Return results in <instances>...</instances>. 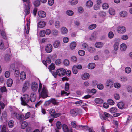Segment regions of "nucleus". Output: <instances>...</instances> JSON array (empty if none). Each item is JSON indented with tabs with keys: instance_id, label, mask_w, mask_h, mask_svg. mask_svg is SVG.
<instances>
[{
	"instance_id": "1",
	"label": "nucleus",
	"mask_w": 132,
	"mask_h": 132,
	"mask_svg": "<svg viewBox=\"0 0 132 132\" xmlns=\"http://www.w3.org/2000/svg\"><path fill=\"white\" fill-rule=\"evenodd\" d=\"M38 92L40 93V96L43 98H45L48 96V91L46 88L44 86L42 87L41 83L40 82L38 90Z\"/></svg>"
},
{
	"instance_id": "2",
	"label": "nucleus",
	"mask_w": 132,
	"mask_h": 132,
	"mask_svg": "<svg viewBox=\"0 0 132 132\" xmlns=\"http://www.w3.org/2000/svg\"><path fill=\"white\" fill-rule=\"evenodd\" d=\"M21 104L23 105H27V103L30 101L29 96L27 94H25L23 95V97H21Z\"/></svg>"
},
{
	"instance_id": "3",
	"label": "nucleus",
	"mask_w": 132,
	"mask_h": 132,
	"mask_svg": "<svg viewBox=\"0 0 132 132\" xmlns=\"http://www.w3.org/2000/svg\"><path fill=\"white\" fill-rule=\"evenodd\" d=\"M82 113V111L80 109L75 108L71 109L70 111V114L73 117H75Z\"/></svg>"
},
{
	"instance_id": "4",
	"label": "nucleus",
	"mask_w": 132,
	"mask_h": 132,
	"mask_svg": "<svg viewBox=\"0 0 132 132\" xmlns=\"http://www.w3.org/2000/svg\"><path fill=\"white\" fill-rule=\"evenodd\" d=\"M23 1L24 2H26L28 4L27 6L24 9L25 14L26 15H28L30 13V6L31 3L30 2L29 0H23Z\"/></svg>"
},
{
	"instance_id": "5",
	"label": "nucleus",
	"mask_w": 132,
	"mask_h": 132,
	"mask_svg": "<svg viewBox=\"0 0 132 132\" xmlns=\"http://www.w3.org/2000/svg\"><path fill=\"white\" fill-rule=\"evenodd\" d=\"M57 73L59 76H62L66 74V70L63 68L59 69L57 70Z\"/></svg>"
},
{
	"instance_id": "6",
	"label": "nucleus",
	"mask_w": 132,
	"mask_h": 132,
	"mask_svg": "<svg viewBox=\"0 0 132 132\" xmlns=\"http://www.w3.org/2000/svg\"><path fill=\"white\" fill-rule=\"evenodd\" d=\"M117 29L118 32L120 33H123L126 31V29L125 27L122 26H120L118 27Z\"/></svg>"
},
{
	"instance_id": "7",
	"label": "nucleus",
	"mask_w": 132,
	"mask_h": 132,
	"mask_svg": "<svg viewBox=\"0 0 132 132\" xmlns=\"http://www.w3.org/2000/svg\"><path fill=\"white\" fill-rule=\"evenodd\" d=\"M100 117L101 119L103 120H106L107 117H110L111 118H112L113 117V116H112L106 112L104 113V115L100 116Z\"/></svg>"
},
{
	"instance_id": "8",
	"label": "nucleus",
	"mask_w": 132,
	"mask_h": 132,
	"mask_svg": "<svg viewBox=\"0 0 132 132\" xmlns=\"http://www.w3.org/2000/svg\"><path fill=\"white\" fill-rule=\"evenodd\" d=\"M52 50V46L51 45L48 44H47L45 47V50L48 53L51 52Z\"/></svg>"
},
{
	"instance_id": "9",
	"label": "nucleus",
	"mask_w": 132,
	"mask_h": 132,
	"mask_svg": "<svg viewBox=\"0 0 132 132\" xmlns=\"http://www.w3.org/2000/svg\"><path fill=\"white\" fill-rule=\"evenodd\" d=\"M38 85L37 82H34L32 83L31 88L34 91H36L38 88Z\"/></svg>"
},
{
	"instance_id": "10",
	"label": "nucleus",
	"mask_w": 132,
	"mask_h": 132,
	"mask_svg": "<svg viewBox=\"0 0 132 132\" xmlns=\"http://www.w3.org/2000/svg\"><path fill=\"white\" fill-rule=\"evenodd\" d=\"M29 82L28 81H26L24 84L22 88V91L23 92H25L28 88Z\"/></svg>"
},
{
	"instance_id": "11",
	"label": "nucleus",
	"mask_w": 132,
	"mask_h": 132,
	"mask_svg": "<svg viewBox=\"0 0 132 132\" xmlns=\"http://www.w3.org/2000/svg\"><path fill=\"white\" fill-rule=\"evenodd\" d=\"M62 129L64 132H72L71 129H69L67 125L63 124L62 125Z\"/></svg>"
},
{
	"instance_id": "12",
	"label": "nucleus",
	"mask_w": 132,
	"mask_h": 132,
	"mask_svg": "<svg viewBox=\"0 0 132 132\" xmlns=\"http://www.w3.org/2000/svg\"><path fill=\"white\" fill-rule=\"evenodd\" d=\"M30 101L32 102H34L36 100V94L35 93H32L30 96Z\"/></svg>"
},
{
	"instance_id": "13",
	"label": "nucleus",
	"mask_w": 132,
	"mask_h": 132,
	"mask_svg": "<svg viewBox=\"0 0 132 132\" xmlns=\"http://www.w3.org/2000/svg\"><path fill=\"white\" fill-rule=\"evenodd\" d=\"M89 128H90L87 125H79V129L83 130L84 131H86L87 130H88Z\"/></svg>"
},
{
	"instance_id": "14",
	"label": "nucleus",
	"mask_w": 132,
	"mask_h": 132,
	"mask_svg": "<svg viewBox=\"0 0 132 132\" xmlns=\"http://www.w3.org/2000/svg\"><path fill=\"white\" fill-rule=\"evenodd\" d=\"M46 24L45 22L41 21L39 22L38 24V27L39 28H42Z\"/></svg>"
},
{
	"instance_id": "15",
	"label": "nucleus",
	"mask_w": 132,
	"mask_h": 132,
	"mask_svg": "<svg viewBox=\"0 0 132 132\" xmlns=\"http://www.w3.org/2000/svg\"><path fill=\"white\" fill-rule=\"evenodd\" d=\"M38 14L40 17L44 18L46 16V14L45 12L44 11H40L38 12Z\"/></svg>"
},
{
	"instance_id": "16",
	"label": "nucleus",
	"mask_w": 132,
	"mask_h": 132,
	"mask_svg": "<svg viewBox=\"0 0 132 132\" xmlns=\"http://www.w3.org/2000/svg\"><path fill=\"white\" fill-rule=\"evenodd\" d=\"M68 30L67 28L65 27H63L61 28V32L62 34H67L68 32Z\"/></svg>"
},
{
	"instance_id": "17",
	"label": "nucleus",
	"mask_w": 132,
	"mask_h": 132,
	"mask_svg": "<svg viewBox=\"0 0 132 132\" xmlns=\"http://www.w3.org/2000/svg\"><path fill=\"white\" fill-rule=\"evenodd\" d=\"M20 77L21 80H24L25 79L26 77L25 73L24 71L21 72L20 74Z\"/></svg>"
},
{
	"instance_id": "18",
	"label": "nucleus",
	"mask_w": 132,
	"mask_h": 132,
	"mask_svg": "<svg viewBox=\"0 0 132 132\" xmlns=\"http://www.w3.org/2000/svg\"><path fill=\"white\" fill-rule=\"evenodd\" d=\"M94 101L95 103L98 104H102L103 102V100L99 98H96Z\"/></svg>"
},
{
	"instance_id": "19",
	"label": "nucleus",
	"mask_w": 132,
	"mask_h": 132,
	"mask_svg": "<svg viewBox=\"0 0 132 132\" xmlns=\"http://www.w3.org/2000/svg\"><path fill=\"white\" fill-rule=\"evenodd\" d=\"M82 78L84 80L88 79L89 77V73H85L81 76Z\"/></svg>"
},
{
	"instance_id": "20",
	"label": "nucleus",
	"mask_w": 132,
	"mask_h": 132,
	"mask_svg": "<svg viewBox=\"0 0 132 132\" xmlns=\"http://www.w3.org/2000/svg\"><path fill=\"white\" fill-rule=\"evenodd\" d=\"M104 45V44L101 42H98L96 43L95 44V47L98 48H100L102 47Z\"/></svg>"
},
{
	"instance_id": "21",
	"label": "nucleus",
	"mask_w": 132,
	"mask_h": 132,
	"mask_svg": "<svg viewBox=\"0 0 132 132\" xmlns=\"http://www.w3.org/2000/svg\"><path fill=\"white\" fill-rule=\"evenodd\" d=\"M76 43L75 42H72L70 44V48L71 50H73L75 48L76 46Z\"/></svg>"
},
{
	"instance_id": "22",
	"label": "nucleus",
	"mask_w": 132,
	"mask_h": 132,
	"mask_svg": "<svg viewBox=\"0 0 132 132\" xmlns=\"http://www.w3.org/2000/svg\"><path fill=\"white\" fill-rule=\"evenodd\" d=\"M124 103L123 102H120L117 104V106L120 109H123L124 107Z\"/></svg>"
},
{
	"instance_id": "23",
	"label": "nucleus",
	"mask_w": 132,
	"mask_h": 132,
	"mask_svg": "<svg viewBox=\"0 0 132 132\" xmlns=\"http://www.w3.org/2000/svg\"><path fill=\"white\" fill-rule=\"evenodd\" d=\"M120 16L122 17H125L127 15V12L125 11H122L121 12L119 13Z\"/></svg>"
},
{
	"instance_id": "24",
	"label": "nucleus",
	"mask_w": 132,
	"mask_h": 132,
	"mask_svg": "<svg viewBox=\"0 0 132 132\" xmlns=\"http://www.w3.org/2000/svg\"><path fill=\"white\" fill-rule=\"evenodd\" d=\"M75 104H76L77 105L79 106L80 105L81 106H84V105H86V104H84L82 100H80L79 101H77L75 102Z\"/></svg>"
},
{
	"instance_id": "25",
	"label": "nucleus",
	"mask_w": 132,
	"mask_h": 132,
	"mask_svg": "<svg viewBox=\"0 0 132 132\" xmlns=\"http://www.w3.org/2000/svg\"><path fill=\"white\" fill-rule=\"evenodd\" d=\"M60 42L58 40L55 41L53 45L54 47L55 48H57L59 46Z\"/></svg>"
},
{
	"instance_id": "26",
	"label": "nucleus",
	"mask_w": 132,
	"mask_h": 132,
	"mask_svg": "<svg viewBox=\"0 0 132 132\" xmlns=\"http://www.w3.org/2000/svg\"><path fill=\"white\" fill-rule=\"evenodd\" d=\"M117 109L116 107H113L110 109V111L111 113H114L117 111Z\"/></svg>"
},
{
	"instance_id": "27",
	"label": "nucleus",
	"mask_w": 132,
	"mask_h": 132,
	"mask_svg": "<svg viewBox=\"0 0 132 132\" xmlns=\"http://www.w3.org/2000/svg\"><path fill=\"white\" fill-rule=\"evenodd\" d=\"M71 123L73 127L77 129H79V126H78L76 125V121H72Z\"/></svg>"
},
{
	"instance_id": "28",
	"label": "nucleus",
	"mask_w": 132,
	"mask_h": 132,
	"mask_svg": "<svg viewBox=\"0 0 132 132\" xmlns=\"http://www.w3.org/2000/svg\"><path fill=\"white\" fill-rule=\"evenodd\" d=\"M13 84V81L12 79H9L7 82V85L8 87H11Z\"/></svg>"
},
{
	"instance_id": "29",
	"label": "nucleus",
	"mask_w": 132,
	"mask_h": 132,
	"mask_svg": "<svg viewBox=\"0 0 132 132\" xmlns=\"http://www.w3.org/2000/svg\"><path fill=\"white\" fill-rule=\"evenodd\" d=\"M109 12L110 14L111 15H113L115 14V11L113 9L110 8L109 9Z\"/></svg>"
},
{
	"instance_id": "30",
	"label": "nucleus",
	"mask_w": 132,
	"mask_h": 132,
	"mask_svg": "<svg viewBox=\"0 0 132 132\" xmlns=\"http://www.w3.org/2000/svg\"><path fill=\"white\" fill-rule=\"evenodd\" d=\"M86 5L88 7H90L93 5V2L91 0H89L86 2Z\"/></svg>"
},
{
	"instance_id": "31",
	"label": "nucleus",
	"mask_w": 132,
	"mask_h": 132,
	"mask_svg": "<svg viewBox=\"0 0 132 132\" xmlns=\"http://www.w3.org/2000/svg\"><path fill=\"white\" fill-rule=\"evenodd\" d=\"M95 65L94 63H89L88 65V68L90 69H94L95 67Z\"/></svg>"
},
{
	"instance_id": "32",
	"label": "nucleus",
	"mask_w": 132,
	"mask_h": 132,
	"mask_svg": "<svg viewBox=\"0 0 132 132\" xmlns=\"http://www.w3.org/2000/svg\"><path fill=\"white\" fill-rule=\"evenodd\" d=\"M108 103L111 105H113L114 104L115 102L112 100L111 99H109L107 101Z\"/></svg>"
},
{
	"instance_id": "33",
	"label": "nucleus",
	"mask_w": 132,
	"mask_h": 132,
	"mask_svg": "<svg viewBox=\"0 0 132 132\" xmlns=\"http://www.w3.org/2000/svg\"><path fill=\"white\" fill-rule=\"evenodd\" d=\"M17 119L21 121H22L24 119V116L23 114H19L18 115Z\"/></svg>"
},
{
	"instance_id": "34",
	"label": "nucleus",
	"mask_w": 132,
	"mask_h": 132,
	"mask_svg": "<svg viewBox=\"0 0 132 132\" xmlns=\"http://www.w3.org/2000/svg\"><path fill=\"white\" fill-rule=\"evenodd\" d=\"M72 71L74 74H77L78 71V70L76 66H74L72 68Z\"/></svg>"
},
{
	"instance_id": "35",
	"label": "nucleus",
	"mask_w": 132,
	"mask_h": 132,
	"mask_svg": "<svg viewBox=\"0 0 132 132\" xmlns=\"http://www.w3.org/2000/svg\"><path fill=\"white\" fill-rule=\"evenodd\" d=\"M125 72L127 73H129L131 71V68L129 67H127L125 68Z\"/></svg>"
},
{
	"instance_id": "36",
	"label": "nucleus",
	"mask_w": 132,
	"mask_h": 132,
	"mask_svg": "<svg viewBox=\"0 0 132 132\" xmlns=\"http://www.w3.org/2000/svg\"><path fill=\"white\" fill-rule=\"evenodd\" d=\"M126 48V46L124 43H122L120 46V48L122 51H125Z\"/></svg>"
},
{
	"instance_id": "37",
	"label": "nucleus",
	"mask_w": 132,
	"mask_h": 132,
	"mask_svg": "<svg viewBox=\"0 0 132 132\" xmlns=\"http://www.w3.org/2000/svg\"><path fill=\"white\" fill-rule=\"evenodd\" d=\"M113 82L111 80H108L106 82V84L107 86H112V85L113 84Z\"/></svg>"
},
{
	"instance_id": "38",
	"label": "nucleus",
	"mask_w": 132,
	"mask_h": 132,
	"mask_svg": "<svg viewBox=\"0 0 132 132\" xmlns=\"http://www.w3.org/2000/svg\"><path fill=\"white\" fill-rule=\"evenodd\" d=\"M50 113L51 116H52L54 118V116L55 114V111L54 109H51L50 110Z\"/></svg>"
},
{
	"instance_id": "39",
	"label": "nucleus",
	"mask_w": 132,
	"mask_h": 132,
	"mask_svg": "<svg viewBox=\"0 0 132 132\" xmlns=\"http://www.w3.org/2000/svg\"><path fill=\"white\" fill-rule=\"evenodd\" d=\"M98 14L100 16L102 17H104L106 15V13L103 11H101Z\"/></svg>"
},
{
	"instance_id": "40",
	"label": "nucleus",
	"mask_w": 132,
	"mask_h": 132,
	"mask_svg": "<svg viewBox=\"0 0 132 132\" xmlns=\"http://www.w3.org/2000/svg\"><path fill=\"white\" fill-rule=\"evenodd\" d=\"M33 3L35 6H38L40 5V2L39 1L36 0L34 1Z\"/></svg>"
},
{
	"instance_id": "41",
	"label": "nucleus",
	"mask_w": 132,
	"mask_h": 132,
	"mask_svg": "<svg viewBox=\"0 0 132 132\" xmlns=\"http://www.w3.org/2000/svg\"><path fill=\"white\" fill-rule=\"evenodd\" d=\"M14 123L12 120H10L8 123V126L10 128H11L13 127Z\"/></svg>"
},
{
	"instance_id": "42",
	"label": "nucleus",
	"mask_w": 132,
	"mask_h": 132,
	"mask_svg": "<svg viewBox=\"0 0 132 132\" xmlns=\"http://www.w3.org/2000/svg\"><path fill=\"white\" fill-rule=\"evenodd\" d=\"M66 13L67 15L70 16H72L73 14V11L71 10H67L66 12Z\"/></svg>"
},
{
	"instance_id": "43",
	"label": "nucleus",
	"mask_w": 132,
	"mask_h": 132,
	"mask_svg": "<svg viewBox=\"0 0 132 132\" xmlns=\"http://www.w3.org/2000/svg\"><path fill=\"white\" fill-rule=\"evenodd\" d=\"M119 45V43L116 42H115L114 45V48L115 50H117L118 48Z\"/></svg>"
},
{
	"instance_id": "44",
	"label": "nucleus",
	"mask_w": 132,
	"mask_h": 132,
	"mask_svg": "<svg viewBox=\"0 0 132 132\" xmlns=\"http://www.w3.org/2000/svg\"><path fill=\"white\" fill-rule=\"evenodd\" d=\"M0 33L4 38L6 39V38L5 33L4 31L0 30Z\"/></svg>"
},
{
	"instance_id": "45",
	"label": "nucleus",
	"mask_w": 132,
	"mask_h": 132,
	"mask_svg": "<svg viewBox=\"0 0 132 132\" xmlns=\"http://www.w3.org/2000/svg\"><path fill=\"white\" fill-rule=\"evenodd\" d=\"M27 123L26 122L24 121L21 124V128L22 129H24L27 127Z\"/></svg>"
},
{
	"instance_id": "46",
	"label": "nucleus",
	"mask_w": 132,
	"mask_h": 132,
	"mask_svg": "<svg viewBox=\"0 0 132 132\" xmlns=\"http://www.w3.org/2000/svg\"><path fill=\"white\" fill-rule=\"evenodd\" d=\"M96 27V25L95 24H93L90 25L88 27V29L90 30H93Z\"/></svg>"
},
{
	"instance_id": "47",
	"label": "nucleus",
	"mask_w": 132,
	"mask_h": 132,
	"mask_svg": "<svg viewBox=\"0 0 132 132\" xmlns=\"http://www.w3.org/2000/svg\"><path fill=\"white\" fill-rule=\"evenodd\" d=\"M11 57V55L9 54H7L5 56V59L6 61H8L10 60Z\"/></svg>"
},
{
	"instance_id": "48",
	"label": "nucleus",
	"mask_w": 132,
	"mask_h": 132,
	"mask_svg": "<svg viewBox=\"0 0 132 132\" xmlns=\"http://www.w3.org/2000/svg\"><path fill=\"white\" fill-rule=\"evenodd\" d=\"M50 100L51 102L53 104L55 105H57L58 104V102L54 99H51Z\"/></svg>"
},
{
	"instance_id": "49",
	"label": "nucleus",
	"mask_w": 132,
	"mask_h": 132,
	"mask_svg": "<svg viewBox=\"0 0 132 132\" xmlns=\"http://www.w3.org/2000/svg\"><path fill=\"white\" fill-rule=\"evenodd\" d=\"M120 80L123 82H125L127 81V78L125 76H122L120 77Z\"/></svg>"
},
{
	"instance_id": "50",
	"label": "nucleus",
	"mask_w": 132,
	"mask_h": 132,
	"mask_svg": "<svg viewBox=\"0 0 132 132\" xmlns=\"http://www.w3.org/2000/svg\"><path fill=\"white\" fill-rule=\"evenodd\" d=\"M56 127L58 129H60L62 127L61 123L60 121H57L56 124Z\"/></svg>"
},
{
	"instance_id": "51",
	"label": "nucleus",
	"mask_w": 132,
	"mask_h": 132,
	"mask_svg": "<svg viewBox=\"0 0 132 132\" xmlns=\"http://www.w3.org/2000/svg\"><path fill=\"white\" fill-rule=\"evenodd\" d=\"M88 50L91 52H93L95 51V49L94 48L92 47H88L87 48Z\"/></svg>"
},
{
	"instance_id": "52",
	"label": "nucleus",
	"mask_w": 132,
	"mask_h": 132,
	"mask_svg": "<svg viewBox=\"0 0 132 132\" xmlns=\"http://www.w3.org/2000/svg\"><path fill=\"white\" fill-rule=\"evenodd\" d=\"M78 2V0H72L70 2L71 5H74L77 4Z\"/></svg>"
},
{
	"instance_id": "53",
	"label": "nucleus",
	"mask_w": 132,
	"mask_h": 132,
	"mask_svg": "<svg viewBox=\"0 0 132 132\" xmlns=\"http://www.w3.org/2000/svg\"><path fill=\"white\" fill-rule=\"evenodd\" d=\"M102 7L103 9H106L109 8V5L107 3H105L103 4Z\"/></svg>"
},
{
	"instance_id": "54",
	"label": "nucleus",
	"mask_w": 132,
	"mask_h": 132,
	"mask_svg": "<svg viewBox=\"0 0 132 132\" xmlns=\"http://www.w3.org/2000/svg\"><path fill=\"white\" fill-rule=\"evenodd\" d=\"M97 87L99 89L102 90L103 89L104 86L102 84H99L97 85Z\"/></svg>"
},
{
	"instance_id": "55",
	"label": "nucleus",
	"mask_w": 132,
	"mask_h": 132,
	"mask_svg": "<svg viewBox=\"0 0 132 132\" xmlns=\"http://www.w3.org/2000/svg\"><path fill=\"white\" fill-rule=\"evenodd\" d=\"M63 64L65 66H68L69 64V60L67 59H65L63 61Z\"/></svg>"
},
{
	"instance_id": "56",
	"label": "nucleus",
	"mask_w": 132,
	"mask_h": 132,
	"mask_svg": "<svg viewBox=\"0 0 132 132\" xmlns=\"http://www.w3.org/2000/svg\"><path fill=\"white\" fill-rule=\"evenodd\" d=\"M69 93L64 91H61V95L62 96H68Z\"/></svg>"
},
{
	"instance_id": "57",
	"label": "nucleus",
	"mask_w": 132,
	"mask_h": 132,
	"mask_svg": "<svg viewBox=\"0 0 132 132\" xmlns=\"http://www.w3.org/2000/svg\"><path fill=\"white\" fill-rule=\"evenodd\" d=\"M85 51L82 50H80L78 51V54L79 55L81 56H83L85 54Z\"/></svg>"
},
{
	"instance_id": "58",
	"label": "nucleus",
	"mask_w": 132,
	"mask_h": 132,
	"mask_svg": "<svg viewBox=\"0 0 132 132\" xmlns=\"http://www.w3.org/2000/svg\"><path fill=\"white\" fill-rule=\"evenodd\" d=\"M108 35L109 38L111 39L113 37L114 34L112 32L110 31Z\"/></svg>"
},
{
	"instance_id": "59",
	"label": "nucleus",
	"mask_w": 132,
	"mask_h": 132,
	"mask_svg": "<svg viewBox=\"0 0 132 132\" xmlns=\"http://www.w3.org/2000/svg\"><path fill=\"white\" fill-rule=\"evenodd\" d=\"M61 62V60L60 59H58L55 61V63L56 65H59L60 64Z\"/></svg>"
},
{
	"instance_id": "60",
	"label": "nucleus",
	"mask_w": 132,
	"mask_h": 132,
	"mask_svg": "<svg viewBox=\"0 0 132 132\" xmlns=\"http://www.w3.org/2000/svg\"><path fill=\"white\" fill-rule=\"evenodd\" d=\"M55 69V65L54 64L52 63L50 66V70L51 72V70H54Z\"/></svg>"
},
{
	"instance_id": "61",
	"label": "nucleus",
	"mask_w": 132,
	"mask_h": 132,
	"mask_svg": "<svg viewBox=\"0 0 132 132\" xmlns=\"http://www.w3.org/2000/svg\"><path fill=\"white\" fill-rule=\"evenodd\" d=\"M114 86L116 88H120L121 85L118 82H116L114 84Z\"/></svg>"
},
{
	"instance_id": "62",
	"label": "nucleus",
	"mask_w": 132,
	"mask_h": 132,
	"mask_svg": "<svg viewBox=\"0 0 132 132\" xmlns=\"http://www.w3.org/2000/svg\"><path fill=\"white\" fill-rule=\"evenodd\" d=\"M55 26L56 28H59L60 27V25L59 21H56L55 23Z\"/></svg>"
},
{
	"instance_id": "63",
	"label": "nucleus",
	"mask_w": 132,
	"mask_h": 132,
	"mask_svg": "<svg viewBox=\"0 0 132 132\" xmlns=\"http://www.w3.org/2000/svg\"><path fill=\"white\" fill-rule=\"evenodd\" d=\"M122 39L123 40H127L128 38V36L127 35H122L121 37Z\"/></svg>"
},
{
	"instance_id": "64",
	"label": "nucleus",
	"mask_w": 132,
	"mask_h": 132,
	"mask_svg": "<svg viewBox=\"0 0 132 132\" xmlns=\"http://www.w3.org/2000/svg\"><path fill=\"white\" fill-rule=\"evenodd\" d=\"M82 85L83 86L87 87L89 85V84L88 82L85 81L83 82Z\"/></svg>"
}]
</instances>
